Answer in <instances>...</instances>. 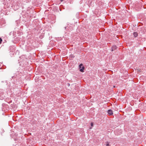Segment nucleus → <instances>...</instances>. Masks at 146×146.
<instances>
[{"instance_id": "20e7f679", "label": "nucleus", "mask_w": 146, "mask_h": 146, "mask_svg": "<svg viewBox=\"0 0 146 146\" xmlns=\"http://www.w3.org/2000/svg\"><path fill=\"white\" fill-rule=\"evenodd\" d=\"M84 66H82V67L80 69V71L81 72H83L84 70Z\"/></svg>"}, {"instance_id": "9d476101", "label": "nucleus", "mask_w": 146, "mask_h": 146, "mask_svg": "<svg viewBox=\"0 0 146 146\" xmlns=\"http://www.w3.org/2000/svg\"><path fill=\"white\" fill-rule=\"evenodd\" d=\"M61 1V2H62L63 1V0H60Z\"/></svg>"}, {"instance_id": "f03ea898", "label": "nucleus", "mask_w": 146, "mask_h": 146, "mask_svg": "<svg viewBox=\"0 0 146 146\" xmlns=\"http://www.w3.org/2000/svg\"><path fill=\"white\" fill-rule=\"evenodd\" d=\"M117 47L116 45L113 46L111 48V51H113L117 49Z\"/></svg>"}, {"instance_id": "7ed1b4c3", "label": "nucleus", "mask_w": 146, "mask_h": 146, "mask_svg": "<svg viewBox=\"0 0 146 146\" xmlns=\"http://www.w3.org/2000/svg\"><path fill=\"white\" fill-rule=\"evenodd\" d=\"M133 35L135 37H136L138 36V34L137 32H135L133 33Z\"/></svg>"}, {"instance_id": "1a4fd4ad", "label": "nucleus", "mask_w": 146, "mask_h": 146, "mask_svg": "<svg viewBox=\"0 0 146 146\" xmlns=\"http://www.w3.org/2000/svg\"><path fill=\"white\" fill-rule=\"evenodd\" d=\"M91 126H92L93 125V124L92 123H91Z\"/></svg>"}, {"instance_id": "423d86ee", "label": "nucleus", "mask_w": 146, "mask_h": 146, "mask_svg": "<svg viewBox=\"0 0 146 146\" xmlns=\"http://www.w3.org/2000/svg\"><path fill=\"white\" fill-rule=\"evenodd\" d=\"M82 66H83L82 64H80L79 66V68L81 69V68H82Z\"/></svg>"}, {"instance_id": "f8f14e48", "label": "nucleus", "mask_w": 146, "mask_h": 146, "mask_svg": "<svg viewBox=\"0 0 146 146\" xmlns=\"http://www.w3.org/2000/svg\"><path fill=\"white\" fill-rule=\"evenodd\" d=\"M65 29H66V27H65Z\"/></svg>"}, {"instance_id": "6e6552de", "label": "nucleus", "mask_w": 146, "mask_h": 146, "mask_svg": "<svg viewBox=\"0 0 146 146\" xmlns=\"http://www.w3.org/2000/svg\"><path fill=\"white\" fill-rule=\"evenodd\" d=\"M71 56L72 58H74V56L73 55H71Z\"/></svg>"}, {"instance_id": "39448f33", "label": "nucleus", "mask_w": 146, "mask_h": 146, "mask_svg": "<svg viewBox=\"0 0 146 146\" xmlns=\"http://www.w3.org/2000/svg\"><path fill=\"white\" fill-rule=\"evenodd\" d=\"M106 146H110L109 142H106Z\"/></svg>"}, {"instance_id": "9b49d317", "label": "nucleus", "mask_w": 146, "mask_h": 146, "mask_svg": "<svg viewBox=\"0 0 146 146\" xmlns=\"http://www.w3.org/2000/svg\"><path fill=\"white\" fill-rule=\"evenodd\" d=\"M60 11H61V8H60Z\"/></svg>"}, {"instance_id": "0eeeda50", "label": "nucleus", "mask_w": 146, "mask_h": 146, "mask_svg": "<svg viewBox=\"0 0 146 146\" xmlns=\"http://www.w3.org/2000/svg\"><path fill=\"white\" fill-rule=\"evenodd\" d=\"M2 41V39L1 38H0V44H1V42Z\"/></svg>"}, {"instance_id": "f257e3e1", "label": "nucleus", "mask_w": 146, "mask_h": 146, "mask_svg": "<svg viewBox=\"0 0 146 146\" xmlns=\"http://www.w3.org/2000/svg\"><path fill=\"white\" fill-rule=\"evenodd\" d=\"M108 113L110 115H111L113 114V111L111 110H109L108 111Z\"/></svg>"}]
</instances>
